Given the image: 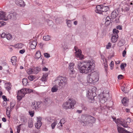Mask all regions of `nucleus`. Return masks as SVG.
<instances>
[{
    "mask_svg": "<svg viewBox=\"0 0 133 133\" xmlns=\"http://www.w3.org/2000/svg\"><path fill=\"white\" fill-rule=\"evenodd\" d=\"M40 85L41 86H45V82H42V81H41Z\"/></svg>",
    "mask_w": 133,
    "mask_h": 133,
    "instance_id": "69168bd1",
    "label": "nucleus"
},
{
    "mask_svg": "<svg viewBox=\"0 0 133 133\" xmlns=\"http://www.w3.org/2000/svg\"><path fill=\"white\" fill-rule=\"evenodd\" d=\"M117 15V14L116 11H113L111 13V17L113 19L115 18Z\"/></svg>",
    "mask_w": 133,
    "mask_h": 133,
    "instance_id": "7c9ffc66",
    "label": "nucleus"
},
{
    "mask_svg": "<svg viewBox=\"0 0 133 133\" xmlns=\"http://www.w3.org/2000/svg\"><path fill=\"white\" fill-rule=\"evenodd\" d=\"M21 121L22 123H26L27 122V119L26 117H23L21 118Z\"/></svg>",
    "mask_w": 133,
    "mask_h": 133,
    "instance_id": "58836bf2",
    "label": "nucleus"
},
{
    "mask_svg": "<svg viewBox=\"0 0 133 133\" xmlns=\"http://www.w3.org/2000/svg\"><path fill=\"white\" fill-rule=\"evenodd\" d=\"M33 69H32L31 68H29L27 70V73L28 74H33Z\"/></svg>",
    "mask_w": 133,
    "mask_h": 133,
    "instance_id": "ea45409f",
    "label": "nucleus"
},
{
    "mask_svg": "<svg viewBox=\"0 0 133 133\" xmlns=\"http://www.w3.org/2000/svg\"><path fill=\"white\" fill-rule=\"evenodd\" d=\"M111 43H108V44L107 45H106V49H110L111 47Z\"/></svg>",
    "mask_w": 133,
    "mask_h": 133,
    "instance_id": "8fccbe9b",
    "label": "nucleus"
},
{
    "mask_svg": "<svg viewBox=\"0 0 133 133\" xmlns=\"http://www.w3.org/2000/svg\"><path fill=\"white\" fill-rule=\"evenodd\" d=\"M58 78L57 81L58 84L59 88H61L67 84V79L66 77H60Z\"/></svg>",
    "mask_w": 133,
    "mask_h": 133,
    "instance_id": "20e7f679",
    "label": "nucleus"
},
{
    "mask_svg": "<svg viewBox=\"0 0 133 133\" xmlns=\"http://www.w3.org/2000/svg\"><path fill=\"white\" fill-rule=\"evenodd\" d=\"M29 114L32 117L34 115V111H29Z\"/></svg>",
    "mask_w": 133,
    "mask_h": 133,
    "instance_id": "864d4df0",
    "label": "nucleus"
},
{
    "mask_svg": "<svg viewBox=\"0 0 133 133\" xmlns=\"http://www.w3.org/2000/svg\"><path fill=\"white\" fill-rule=\"evenodd\" d=\"M10 111H6V114L7 115L8 117L9 118H10Z\"/></svg>",
    "mask_w": 133,
    "mask_h": 133,
    "instance_id": "13d9d810",
    "label": "nucleus"
},
{
    "mask_svg": "<svg viewBox=\"0 0 133 133\" xmlns=\"http://www.w3.org/2000/svg\"><path fill=\"white\" fill-rule=\"evenodd\" d=\"M62 19L61 18H57L56 19V21L57 23H60L62 22Z\"/></svg>",
    "mask_w": 133,
    "mask_h": 133,
    "instance_id": "79ce46f5",
    "label": "nucleus"
},
{
    "mask_svg": "<svg viewBox=\"0 0 133 133\" xmlns=\"http://www.w3.org/2000/svg\"><path fill=\"white\" fill-rule=\"evenodd\" d=\"M76 104V101L73 99L70 98L66 102L64 103L63 107V108L65 109H74V105Z\"/></svg>",
    "mask_w": 133,
    "mask_h": 133,
    "instance_id": "7ed1b4c3",
    "label": "nucleus"
},
{
    "mask_svg": "<svg viewBox=\"0 0 133 133\" xmlns=\"http://www.w3.org/2000/svg\"><path fill=\"white\" fill-rule=\"evenodd\" d=\"M118 131L119 133H126L127 130L121 127H118L117 128Z\"/></svg>",
    "mask_w": 133,
    "mask_h": 133,
    "instance_id": "412c9836",
    "label": "nucleus"
},
{
    "mask_svg": "<svg viewBox=\"0 0 133 133\" xmlns=\"http://www.w3.org/2000/svg\"><path fill=\"white\" fill-rule=\"evenodd\" d=\"M28 78L30 80L32 81L34 79L35 77L31 75L29 76Z\"/></svg>",
    "mask_w": 133,
    "mask_h": 133,
    "instance_id": "37998d69",
    "label": "nucleus"
},
{
    "mask_svg": "<svg viewBox=\"0 0 133 133\" xmlns=\"http://www.w3.org/2000/svg\"><path fill=\"white\" fill-rule=\"evenodd\" d=\"M5 37L8 40L11 39L12 38V36L10 34H7Z\"/></svg>",
    "mask_w": 133,
    "mask_h": 133,
    "instance_id": "4c0bfd02",
    "label": "nucleus"
},
{
    "mask_svg": "<svg viewBox=\"0 0 133 133\" xmlns=\"http://www.w3.org/2000/svg\"><path fill=\"white\" fill-rule=\"evenodd\" d=\"M75 49L76 53L78 52L77 54H76V57L79 58L80 59H82L84 58V56L81 54V50L79 49L76 46L74 47Z\"/></svg>",
    "mask_w": 133,
    "mask_h": 133,
    "instance_id": "423d86ee",
    "label": "nucleus"
},
{
    "mask_svg": "<svg viewBox=\"0 0 133 133\" xmlns=\"http://www.w3.org/2000/svg\"><path fill=\"white\" fill-rule=\"evenodd\" d=\"M15 47L18 48H22L23 46V44L21 43H18L15 45Z\"/></svg>",
    "mask_w": 133,
    "mask_h": 133,
    "instance_id": "473e14b6",
    "label": "nucleus"
},
{
    "mask_svg": "<svg viewBox=\"0 0 133 133\" xmlns=\"http://www.w3.org/2000/svg\"><path fill=\"white\" fill-rule=\"evenodd\" d=\"M81 107L83 110H87V107L84 105H82Z\"/></svg>",
    "mask_w": 133,
    "mask_h": 133,
    "instance_id": "5fc2aeb1",
    "label": "nucleus"
},
{
    "mask_svg": "<svg viewBox=\"0 0 133 133\" xmlns=\"http://www.w3.org/2000/svg\"><path fill=\"white\" fill-rule=\"evenodd\" d=\"M81 120L80 121L81 124L84 126H92V123L95 122L96 119L94 117L87 115H83L81 116Z\"/></svg>",
    "mask_w": 133,
    "mask_h": 133,
    "instance_id": "f03ea898",
    "label": "nucleus"
},
{
    "mask_svg": "<svg viewBox=\"0 0 133 133\" xmlns=\"http://www.w3.org/2000/svg\"><path fill=\"white\" fill-rule=\"evenodd\" d=\"M110 23L111 22L105 21V25L107 26H108L110 24Z\"/></svg>",
    "mask_w": 133,
    "mask_h": 133,
    "instance_id": "052dcab7",
    "label": "nucleus"
},
{
    "mask_svg": "<svg viewBox=\"0 0 133 133\" xmlns=\"http://www.w3.org/2000/svg\"><path fill=\"white\" fill-rule=\"evenodd\" d=\"M101 12L102 14L103 12H105L108 11L109 9V8L107 6H105L103 5V6L102 7Z\"/></svg>",
    "mask_w": 133,
    "mask_h": 133,
    "instance_id": "cd10ccee",
    "label": "nucleus"
},
{
    "mask_svg": "<svg viewBox=\"0 0 133 133\" xmlns=\"http://www.w3.org/2000/svg\"><path fill=\"white\" fill-rule=\"evenodd\" d=\"M44 57L47 58H48L50 57V54L48 53H45L44 54Z\"/></svg>",
    "mask_w": 133,
    "mask_h": 133,
    "instance_id": "09e8293b",
    "label": "nucleus"
},
{
    "mask_svg": "<svg viewBox=\"0 0 133 133\" xmlns=\"http://www.w3.org/2000/svg\"><path fill=\"white\" fill-rule=\"evenodd\" d=\"M96 89L95 87H93L92 90H89L87 92L86 96L88 98L92 100V99L94 98L95 97V91H94L93 90Z\"/></svg>",
    "mask_w": 133,
    "mask_h": 133,
    "instance_id": "39448f33",
    "label": "nucleus"
},
{
    "mask_svg": "<svg viewBox=\"0 0 133 133\" xmlns=\"http://www.w3.org/2000/svg\"><path fill=\"white\" fill-rule=\"evenodd\" d=\"M65 122V120L64 118H63L61 119L59 122V123H60V126H58V128L60 129H61L62 128L63 125L64 124Z\"/></svg>",
    "mask_w": 133,
    "mask_h": 133,
    "instance_id": "aec40b11",
    "label": "nucleus"
},
{
    "mask_svg": "<svg viewBox=\"0 0 133 133\" xmlns=\"http://www.w3.org/2000/svg\"><path fill=\"white\" fill-rule=\"evenodd\" d=\"M126 54V51H125V50H124L123 51V53H122V55L123 56V57H124L125 56V55Z\"/></svg>",
    "mask_w": 133,
    "mask_h": 133,
    "instance_id": "680f3d73",
    "label": "nucleus"
},
{
    "mask_svg": "<svg viewBox=\"0 0 133 133\" xmlns=\"http://www.w3.org/2000/svg\"><path fill=\"white\" fill-rule=\"evenodd\" d=\"M42 70L43 71H46L48 70V69L47 68H46L45 67H44L43 68Z\"/></svg>",
    "mask_w": 133,
    "mask_h": 133,
    "instance_id": "774afa93",
    "label": "nucleus"
},
{
    "mask_svg": "<svg viewBox=\"0 0 133 133\" xmlns=\"http://www.w3.org/2000/svg\"><path fill=\"white\" fill-rule=\"evenodd\" d=\"M17 94V99L19 101L21 100L22 98L25 95V92H23L21 89L18 91Z\"/></svg>",
    "mask_w": 133,
    "mask_h": 133,
    "instance_id": "9b49d317",
    "label": "nucleus"
},
{
    "mask_svg": "<svg viewBox=\"0 0 133 133\" xmlns=\"http://www.w3.org/2000/svg\"><path fill=\"white\" fill-rule=\"evenodd\" d=\"M74 64L73 63H71L69 64V68L70 71V74H74L75 72L74 68Z\"/></svg>",
    "mask_w": 133,
    "mask_h": 133,
    "instance_id": "4468645a",
    "label": "nucleus"
},
{
    "mask_svg": "<svg viewBox=\"0 0 133 133\" xmlns=\"http://www.w3.org/2000/svg\"><path fill=\"white\" fill-rule=\"evenodd\" d=\"M37 118V123L35 125V126L36 128L39 129L41 125V121L42 118L40 117H38Z\"/></svg>",
    "mask_w": 133,
    "mask_h": 133,
    "instance_id": "ddd939ff",
    "label": "nucleus"
},
{
    "mask_svg": "<svg viewBox=\"0 0 133 133\" xmlns=\"http://www.w3.org/2000/svg\"><path fill=\"white\" fill-rule=\"evenodd\" d=\"M25 52V50L24 49H22L20 50L19 52L21 54H23Z\"/></svg>",
    "mask_w": 133,
    "mask_h": 133,
    "instance_id": "0e129e2a",
    "label": "nucleus"
},
{
    "mask_svg": "<svg viewBox=\"0 0 133 133\" xmlns=\"http://www.w3.org/2000/svg\"><path fill=\"white\" fill-rule=\"evenodd\" d=\"M48 76V75L47 74H44L43 75L41 79V81H42V82H46L47 81L46 78Z\"/></svg>",
    "mask_w": 133,
    "mask_h": 133,
    "instance_id": "b1692460",
    "label": "nucleus"
},
{
    "mask_svg": "<svg viewBox=\"0 0 133 133\" xmlns=\"http://www.w3.org/2000/svg\"><path fill=\"white\" fill-rule=\"evenodd\" d=\"M30 47L31 49H35L37 45V43L35 41H31L30 43Z\"/></svg>",
    "mask_w": 133,
    "mask_h": 133,
    "instance_id": "a211bd4d",
    "label": "nucleus"
},
{
    "mask_svg": "<svg viewBox=\"0 0 133 133\" xmlns=\"http://www.w3.org/2000/svg\"><path fill=\"white\" fill-rule=\"evenodd\" d=\"M40 104V103L39 102L34 101L32 103L31 107L33 109L36 110L39 108Z\"/></svg>",
    "mask_w": 133,
    "mask_h": 133,
    "instance_id": "f8f14e48",
    "label": "nucleus"
},
{
    "mask_svg": "<svg viewBox=\"0 0 133 133\" xmlns=\"http://www.w3.org/2000/svg\"><path fill=\"white\" fill-rule=\"evenodd\" d=\"M33 126V123L32 121L30 119L28 121V127L30 128H31Z\"/></svg>",
    "mask_w": 133,
    "mask_h": 133,
    "instance_id": "72a5a7b5",
    "label": "nucleus"
},
{
    "mask_svg": "<svg viewBox=\"0 0 133 133\" xmlns=\"http://www.w3.org/2000/svg\"><path fill=\"white\" fill-rule=\"evenodd\" d=\"M66 23L68 27L70 28L72 26L71 21L70 20H67Z\"/></svg>",
    "mask_w": 133,
    "mask_h": 133,
    "instance_id": "f704fd0d",
    "label": "nucleus"
},
{
    "mask_svg": "<svg viewBox=\"0 0 133 133\" xmlns=\"http://www.w3.org/2000/svg\"><path fill=\"white\" fill-rule=\"evenodd\" d=\"M41 68L39 67H37L33 69V73L36 74L40 71Z\"/></svg>",
    "mask_w": 133,
    "mask_h": 133,
    "instance_id": "393cba45",
    "label": "nucleus"
},
{
    "mask_svg": "<svg viewBox=\"0 0 133 133\" xmlns=\"http://www.w3.org/2000/svg\"><path fill=\"white\" fill-rule=\"evenodd\" d=\"M103 92L104 93L103 98L100 100V102L102 104L105 103L107 101V97L109 96V92L108 91H107L106 93L104 92V91H103Z\"/></svg>",
    "mask_w": 133,
    "mask_h": 133,
    "instance_id": "6e6552de",
    "label": "nucleus"
},
{
    "mask_svg": "<svg viewBox=\"0 0 133 133\" xmlns=\"http://www.w3.org/2000/svg\"><path fill=\"white\" fill-rule=\"evenodd\" d=\"M123 76L121 75H119L118 76V79H122Z\"/></svg>",
    "mask_w": 133,
    "mask_h": 133,
    "instance_id": "338daca9",
    "label": "nucleus"
},
{
    "mask_svg": "<svg viewBox=\"0 0 133 133\" xmlns=\"http://www.w3.org/2000/svg\"><path fill=\"white\" fill-rule=\"evenodd\" d=\"M43 39L45 41H48L50 40V36L49 35L44 36L43 38Z\"/></svg>",
    "mask_w": 133,
    "mask_h": 133,
    "instance_id": "c9c22d12",
    "label": "nucleus"
},
{
    "mask_svg": "<svg viewBox=\"0 0 133 133\" xmlns=\"http://www.w3.org/2000/svg\"><path fill=\"white\" fill-rule=\"evenodd\" d=\"M78 67L82 73H89L94 70L95 67V61H89L88 62L79 61Z\"/></svg>",
    "mask_w": 133,
    "mask_h": 133,
    "instance_id": "f257e3e1",
    "label": "nucleus"
},
{
    "mask_svg": "<svg viewBox=\"0 0 133 133\" xmlns=\"http://www.w3.org/2000/svg\"><path fill=\"white\" fill-rule=\"evenodd\" d=\"M110 68L111 70H112L114 67V62L113 61L111 62L110 64Z\"/></svg>",
    "mask_w": 133,
    "mask_h": 133,
    "instance_id": "c03bdc74",
    "label": "nucleus"
},
{
    "mask_svg": "<svg viewBox=\"0 0 133 133\" xmlns=\"http://www.w3.org/2000/svg\"><path fill=\"white\" fill-rule=\"evenodd\" d=\"M124 44L121 41H119L118 43V46H123Z\"/></svg>",
    "mask_w": 133,
    "mask_h": 133,
    "instance_id": "3c124183",
    "label": "nucleus"
},
{
    "mask_svg": "<svg viewBox=\"0 0 133 133\" xmlns=\"http://www.w3.org/2000/svg\"><path fill=\"white\" fill-rule=\"evenodd\" d=\"M53 117H48L47 118V120L49 123H51L53 122Z\"/></svg>",
    "mask_w": 133,
    "mask_h": 133,
    "instance_id": "2f4dec72",
    "label": "nucleus"
},
{
    "mask_svg": "<svg viewBox=\"0 0 133 133\" xmlns=\"http://www.w3.org/2000/svg\"><path fill=\"white\" fill-rule=\"evenodd\" d=\"M128 101L126 98H124L122 100V102L125 106H126L128 104Z\"/></svg>",
    "mask_w": 133,
    "mask_h": 133,
    "instance_id": "c85d7f7f",
    "label": "nucleus"
},
{
    "mask_svg": "<svg viewBox=\"0 0 133 133\" xmlns=\"http://www.w3.org/2000/svg\"><path fill=\"white\" fill-rule=\"evenodd\" d=\"M21 90L22 91H23V92H25V95L28 93H30L32 91L31 89L27 88L22 89Z\"/></svg>",
    "mask_w": 133,
    "mask_h": 133,
    "instance_id": "a878e982",
    "label": "nucleus"
},
{
    "mask_svg": "<svg viewBox=\"0 0 133 133\" xmlns=\"http://www.w3.org/2000/svg\"><path fill=\"white\" fill-rule=\"evenodd\" d=\"M113 34L112 35H118V33L119 32V31L116 29H114L113 30Z\"/></svg>",
    "mask_w": 133,
    "mask_h": 133,
    "instance_id": "e433bc0d",
    "label": "nucleus"
},
{
    "mask_svg": "<svg viewBox=\"0 0 133 133\" xmlns=\"http://www.w3.org/2000/svg\"><path fill=\"white\" fill-rule=\"evenodd\" d=\"M16 2L17 4L21 6L24 7L25 5V3L22 0H17Z\"/></svg>",
    "mask_w": 133,
    "mask_h": 133,
    "instance_id": "6ab92c4d",
    "label": "nucleus"
},
{
    "mask_svg": "<svg viewBox=\"0 0 133 133\" xmlns=\"http://www.w3.org/2000/svg\"><path fill=\"white\" fill-rule=\"evenodd\" d=\"M17 14L16 13L14 12L12 13H10L7 16V18L13 20H15L17 19Z\"/></svg>",
    "mask_w": 133,
    "mask_h": 133,
    "instance_id": "1a4fd4ad",
    "label": "nucleus"
},
{
    "mask_svg": "<svg viewBox=\"0 0 133 133\" xmlns=\"http://www.w3.org/2000/svg\"><path fill=\"white\" fill-rule=\"evenodd\" d=\"M22 83L23 85L26 86L28 84V79L27 78H24L23 79Z\"/></svg>",
    "mask_w": 133,
    "mask_h": 133,
    "instance_id": "c756f323",
    "label": "nucleus"
},
{
    "mask_svg": "<svg viewBox=\"0 0 133 133\" xmlns=\"http://www.w3.org/2000/svg\"><path fill=\"white\" fill-rule=\"evenodd\" d=\"M57 121H56L51 124V126L52 127V129H53L54 128L55 126L57 124Z\"/></svg>",
    "mask_w": 133,
    "mask_h": 133,
    "instance_id": "a19ab883",
    "label": "nucleus"
},
{
    "mask_svg": "<svg viewBox=\"0 0 133 133\" xmlns=\"http://www.w3.org/2000/svg\"><path fill=\"white\" fill-rule=\"evenodd\" d=\"M57 89L55 87H53L51 89V91L52 92H56L57 90Z\"/></svg>",
    "mask_w": 133,
    "mask_h": 133,
    "instance_id": "49530a36",
    "label": "nucleus"
},
{
    "mask_svg": "<svg viewBox=\"0 0 133 133\" xmlns=\"http://www.w3.org/2000/svg\"><path fill=\"white\" fill-rule=\"evenodd\" d=\"M0 20H7V18H6V13L5 12L3 11H0Z\"/></svg>",
    "mask_w": 133,
    "mask_h": 133,
    "instance_id": "2eb2a0df",
    "label": "nucleus"
},
{
    "mask_svg": "<svg viewBox=\"0 0 133 133\" xmlns=\"http://www.w3.org/2000/svg\"><path fill=\"white\" fill-rule=\"evenodd\" d=\"M102 5H97L96 6V10L95 11L96 13L99 14H102L101 10Z\"/></svg>",
    "mask_w": 133,
    "mask_h": 133,
    "instance_id": "f3484780",
    "label": "nucleus"
},
{
    "mask_svg": "<svg viewBox=\"0 0 133 133\" xmlns=\"http://www.w3.org/2000/svg\"><path fill=\"white\" fill-rule=\"evenodd\" d=\"M6 23L4 22L0 21V27L3 26L4 25L6 24Z\"/></svg>",
    "mask_w": 133,
    "mask_h": 133,
    "instance_id": "603ef678",
    "label": "nucleus"
},
{
    "mask_svg": "<svg viewBox=\"0 0 133 133\" xmlns=\"http://www.w3.org/2000/svg\"><path fill=\"white\" fill-rule=\"evenodd\" d=\"M2 97L4 101H7V99L6 98V96L4 95H3L2 96Z\"/></svg>",
    "mask_w": 133,
    "mask_h": 133,
    "instance_id": "e2e57ef3",
    "label": "nucleus"
},
{
    "mask_svg": "<svg viewBox=\"0 0 133 133\" xmlns=\"http://www.w3.org/2000/svg\"><path fill=\"white\" fill-rule=\"evenodd\" d=\"M11 61L12 64L15 65L17 61V57L16 56L12 57L11 58Z\"/></svg>",
    "mask_w": 133,
    "mask_h": 133,
    "instance_id": "bb28decb",
    "label": "nucleus"
},
{
    "mask_svg": "<svg viewBox=\"0 0 133 133\" xmlns=\"http://www.w3.org/2000/svg\"><path fill=\"white\" fill-rule=\"evenodd\" d=\"M6 89L8 91H9L11 89V87L9 86H8L6 87Z\"/></svg>",
    "mask_w": 133,
    "mask_h": 133,
    "instance_id": "bf43d9fd",
    "label": "nucleus"
},
{
    "mask_svg": "<svg viewBox=\"0 0 133 133\" xmlns=\"http://www.w3.org/2000/svg\"><path fill=\"white\" fill-rule=\"evenodd\" d=\"M117 122L124 127L127 128L128 127V125L127 123L126 122L124 119H118Z\"/></svg>",
    "mask_w": 133,
    "mask_h": 133,
    "instance_id": "9d476101",
    "label": "nucleus"
},
{
    "mask_svg": "<svg viewBox=\"0 0 133 133\" xmlns=\"http://www.w3.org/2000/svg\"><path fill=\"white\" fill-rule=\"evenodd\" d=\"M92 78L94 81V83L98 81L99 78V74L96 72H92L90 74Z\"/></svg>",
    "mask_w": 133,
    "mask_h": 133,
    "instance_id": "0eeeda50",
    "label": "nucleus"
},
{
    "mask_svg": "<svg viewBox=\"0 0 133 133\" xmlns=\"http://www.w3.org/2000/svg\"><path fill=\"white\" fill-rule=\"evenodd\" d=\"M87 79L88 83H94L93 80L91 76V75H90V74L88 75L87 77Z\"/></svg>",
    "mask_w": 133,
    "mask_h": 133,
    "instance_id": "4be33fe9",
    "label": "nucleus"
},
{
    "mask_svg": "<svg viewBox=\"0 0 133 133\" xmlns=\"http://www.w3.org/2000/svg\"><path fill=\"white\" fill-rule=\"evenodd\" d=\"M6 35V34L4 33H3L1 35V37L2 38L5 37Z\"/></svg>",
    "mask_w": 133,
    "mask_h": 133,
    "instance_id": "4d7b16f0",
    "label": "nucleus"
},
{
    "mask_svg": "<svg viewBox=\"0 0 133 133\" xmlns=\"http://www.w3.org/2000/svg\"><path fill=\"white\" fill-rule=\"evenodd\" d=\"M22 124H20L17 127V132L18 133H19L20 131L21 126V125H22Z\"/></svg>",
    "mask_w": 133,
    "mask_h": 133,
    "instance_id": "a18cd8bd",
    "label": "nucleus"
},
{
    "mask_svg": "<svg viewBox=\"0 0 133 133\" xmlns=\"http://www.w3.org/2000/svg\"><path fill=\"white\" fill-rule=\"evenodd\" d=\"M110 20L111 19L109 16L107 17L105 19L106 21L108 22H111Z\"/></svg>",
    "mask_w": 133,
    "mask_h": 133,
    "instance_id": "6e6d98bb",
    "label": "nucleus"
},
{
    "mask_svg": "<svg viewBox=\"0 0 133 133\" xmlns=\"http://www.w3.org/2000/svg\"><path fill=\"white\" fill-rule=\"evenodd\" d=\"M35 58L36 59H38L40 58L42 59V62L43 61V60L42 59V57H41V52L39 51H36L35 54Z\"/></svg>",
    "mask_w": 133,
    "mask_h": 133,
    "instance_id": "dca6fc26",
    "label": "nucleus"
},
{
    "mask_svg": "<svg viewBox=\"0 0 133 133\" xmlns=\"http://www.w3.org/2000/svg\"><path fill=\"white\" fill-rule=\"evenodd\" d=\"M124 64L125 65V66H126V64L125 63H122L121 65L120 68L122 70H123L124 68Z\"/></svg>",
    "mask_w": 133,
    "mask_h": 133,
    "instance_id": "de8ad7c7",
    "label": "nucleus"
},
{
    "mask_svg": "<svg viewBox=\"0 0 133 133\" xmlns=\"http://www.w3.org/2000/svg\"><path fill=\"white\" fill-rule=\"evenodd\" d=\"M118 37V35H112L111 38V41L113 43L116 42L117 40V38Z\"/></svg>",
    "mask_w": 133,
    "mask_h": 133,
    "instance_id": "5701e85b",
    "label": "nucleus"
}]
</instances>
